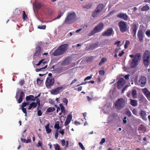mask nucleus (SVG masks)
Returning a JSON list of instances; mask_svg holds the SVG:
<instances>
[{"label":"nucleus","mask_w":150,"mask_h":150,"mask_svg":"<svg viewBox=\"0 0 150 150\" xmlns=\"http://www.w3.org/2000/svg\"><path fill=\"white\" fill-rule=\"evenodd\" d=\"M104 25L102 22L98 24L95 26L93 30L91 31L90 35H92L96 33L100 32L103 29Z\"/></svg>","instance_id":"obj_7"},{"label":"nucleus","mask_w":150,"mask_h":150,"mask_svg":"<svg viewBox=\"0 0 150 150\" xmlns=\"http://www.w3.org/2000/svg\"><path fill=\"white\" fill-rule=\"evenodd\" d=\"M25 96V94L23 91H21L20 95L19 98L18 100V102L21 103L23 101V98Z\"/></svg>","instance_id":"obj_23"},{"label":"nucleus","mask_w":150,"mask_h":150,"mask_svg":"<svg viewBox=\"0 0 150 150\" xmlns=\"http://www.w3.org/2000/svg\"><path fill=\"white\" fill-rule=\"evenodd\" d=\"M68 47V44H64L60 45L53 53L54 56H59L64 54L67 51Z\"/></svg>","instance_id":"obj_1"},{"label":"nucleus","mask_w":150,"mask_h":150,"mask_svg":"<svg viewBox=\"0 0 150 150\" xmlns=\"http://www.w3.org/2000/svg\"><path fill=\"white\" fill-rule=\"evenodd\" d=\"M113 32V29L112 28H109L107 30L103 32L102 35L103 36H111Z\"/></svg>","instance_id":"obj_13"},{"label":"nucleus","mask_w":150,"mask_h":150,"mask_svg":"<svg viewBox=\"0 0 150 150\" xmlns=\"http://www.w3.org/2000/svg\"><path fill=\"white\" fill-rule=\"evenodd\" d=\"M125 83V80L122 78H120L117 82V88L118 89H121Z\"/></svg>","instance_id":"obj_12"},{"label":"nucleus","mask_w":150,"mask_h":150,"mask_svg":"<svg viewBox=\"0 0 150 150\" xmlns=\"http://www.w3.org/2000/svg\"><path fill=\"white\" fill-rule=\"evenodd\" d=\"M55 150H61L60 146L57 144H54Z\"/></svg>","instance_id":"obj_36"},{"label":"nucleus","mask_w":150,"mask_h":150,"mask_svg":"<svg viewBox=\"0 0 150 150\" xmlns=\"http://www.w3.org/2000/svg\"><path fill=\"white\" fill-rule=\"evenodd\" d=\"M128 87V85H126L122 89V93H123L126 90L127 88Z\"/></svg>","instance_id":"obj_47"},{"label":"nucleus","mask_w":150,"mask_h":150,"mask_svg":"<svg viewBox=\"0 0 150 150\" xmlns=\"http://www.w3.org/2000/svg\"><path fill=\"white\" fill-rule=\"evenodd\" d=\"M98 44L96 43L93 44H92L91 46V47L93 48H95L97 47L98 46Z\"/></svg>","instance_id":"obj_52"},{"label":"nucleus","mask_w":150,"mask_h":150,"mask_svg":"<svg viewBox=\"0 0 150 150\" xmlns=\"http://www.w3.org/2000/svg\"><path fill=\"white\" fill-rule=\"evenodd\" d=\"M117 16L125 21H127L128 20V16L126 13L120 12L117 15Z\"/></svg>","instance_id":"obj_15"},{"label":"nucleus","mask_w":150,"mask_h":150,"mask_svg":"<svg viewBox=\"0 0 150 150\" xmlns=\"http://www.w3.org/2000/svg\"><path fill=\"white\" fill-rule=\"evenodd\" d=\"M63 88V87L62 86L58 87L52 90L51 91V93L53 95H57L60 92V90L62 89Z\"/></svg>","instance_id":"obj_17"},{"label":"nucleus","mask_w":150,"mask_h":150,"mask_svg":"<svg viewBox=\"0 0 150 150\" xmlns=\"http://www.w3.org/2000/svg\"><path fill=\"white\" fill-rule=\"evenodd\" d=\"M58 131L57 130L56 131L55 134V138L56 139H57L58 137Z\"/></svg>","instance_id":"obj_61"},{"label":"nucleus","mask_w":150,"mask_h":150,"mask_svg":"<svg viewBox=\"0 0 150 150\" xmlns=\"http://www.w3.org/2000/svg\"><path fill=\"white\" fill-rule=\"evenodd\" d=\"M141 55L139 53L136 54L132 59L130 64V67L132 68L136 67L138 64L139 61L141 59Z\"/></svg>","instance_id":"obj_5"},{"label":"nucleus","mask_w":150,"mask_h":150,"mask_svg":"<svg viewBox=\"0 0 150 150\" xmlns=\"http://www.w3.org/2000/svg\"><path fill=\"white\" fill-rule=\"evenodd\" d=\"M54 82V78H50L47 77L45 81V84L47 88H50L53 85Z\"/></svg>","instance_id":"obj_10"},{"label":"nucleus","mask_w":150,"mask_h":150,"mask_svg":"<svg viewBox=\"0 0 150 150\" xmlns=\"http://www.w3.org/2000/svg\"><path fill=\"white\" fill-rule=\"evenodd\" d=\"M22 17L24 21H25L27 18V16L25 11H23Z\"/></svg>","instance_id":"obj_40"},{"label":"nucleus","mask_w":150,"mask_h":150,"mask_svg":"<svg viewBox=\"0 0 150 150\" xmlns=\"http://www.w3.org/2000/svg\"><path fill=\"white\" fill-rule=\"evenodd\" d=\"M130 42L129 40H126L125 42V44L124 45V47L125 49H127L128 48V46L130 44Z\"/></svg>","instance_id":"obj_39"},{"label":"nucleus","mask_w":150,"mask_h":150,"mask_svg":"<svg viewBox=\"0 0 150 150\" xmlns=\"http://www.w3.org/2000/svg\"><path fill=\"white\" fill-rule=\"evenodd\" d=\"M138 130L145 132L146 131V128L145 126L141 124L139 127Z\"/></svg>","instance_id":"obj_32"},{"label":"nucleus","mask_w":150,"mask_h":150,"mask_svg":"<svg viewBox=\"0 0 150 150\" xmlns=\"http://www.w3.org/2000/svg\"><path fill=\"white\" fill-rule=\"evenodd\" d=\"M126 102L125 100L123 98L118 99L115 103V108L118 110H120L125 107Z\"/></svg>","instance_id":"obj_4"},{"label":"nucleus","mask_w":150,"mask_h":150,"mask_svg":"<svg viewBox=\"0 0 150 150\" xmlns=\"http://www.w3.org/2000/svg\"><path fill=\"white\" fill-rule=\"evenodd\" d=\"M118 26L120 31L124 33L126 32L128 30L129 28L126 22L124 21H120L118 23Z\"/></svg>","instance_id":"obj_8"},{"label":"nucleus","mask_w":150,"mask_h":150,"mask_svg":"<svg viewBox=\"0 0 150 150\" xmlns=\"http://www.w3.org/2000/svg\"><path fill=\"white\" fill-rule=\"evenodd\" d=\"M92 6V5L91 4H88L84 6V8H85L87 9L91 7Z\"/></svg>","instance_id":"obj_44"},{"label":"nucleus","mask_w":150,"mask_h":150,"mask_svg":"<svg viewBox=\"0 0 150 150\" xmlns=\"http://www.w3.org/2000/svg\"><path fill=\"white\" fill-rule=\"evenodd\" d=\"M146 77L143 76H141L139 81V85L141 87H144L146 83Z\"/></svg>","instance_id":"obj_14"},{"label":"nucleus","mask_w":150,"mask_h":150,"mask_svg":"<svg viewBox=\"0 0 150 150\" xmlns=\"http://www.w3.org/2000/svg\"><path fill=\"white\" fill-rule=\"evenodd\" d=\"M69 63V59L66 58L62 62V64L63 66H66Z\"/></svg>","instance_id":"obj_28"},{"label":"nucleus","mask_w":150,"mask_h":150,"mask_svg":"<svg viewBox=\"0 0 150 150\" xmlns=\"http://www.w3.org/2000/svg\"><path fill=\"white\" fill-rule=\"evenodd\" d=\"M146 34L147 35V36L148 37H149L150 36V30H147L146 32Z\"/></svg>","instance_id":"obj_60"},{"label":"nucleus","mask_w":150,"mask_h":150,"mask_svg":"<svg viewBox=\"0 0 150 150\" xmlns=\"http://www.w3.org/2000/svg\"><path fill=\"white\" fill-rule=\"evenodd\" d=\"M47 63L46 61H44V59H42L40 60L38 63V64H36L37 66H38L39 65H41L42 66H47Z\"/></svg>","instance_id":"obj_21"},{"label":"nucleus","mask_w":150,"mask_h":150,"mask_svg":"<svg viewBox=\"0 0 150 150\" xmlns=\"http://www.w3.org/2000/svg\"><path fill=\"white\" fill-rule=\"evenodd\" d=\"M130 76V74H128L125 76H124V77L125 78V79L127 80H128L129 79V76Z\"/></svg>","instance_id":"obj_57"},{"label":"nucleus","mask_w":150,"mask_h":150,"mask_svg":"<svg viewBox=\"0 0 150 150\" xmlns=\"http://www.w3.org/2000/svg\"><path fill=\"white\" fill-rule=\"evenodd\" d=\"M59 106L60 107V109L61 110V111L62 112H63V113L65 112V109L64 106H63L62 104L61 103H60L59 104Z\"/></svg>","instance_id":"obj_37"},{"label":"nucleus","mask_w":150,"mask_h":150,"mask_svg":"<svg viewBox=\"0 0 150 150\" xmlns=\"http://www.w3.org/2000/svg\"><path fill=\"white\" fill-rule=\"evenodd\" d=\"M76 15L74 12H69L65 18L63 25L65 24H71L76 21Z\"/></svg>","instance_id":"obj_3"},{"label":"nucleus","mask_w":150,"mask_h":150,"mask_svg":"<svg viewBox=\"0 0 150 150\" xmlns=\"http://www.w3.org/2000/svg\"><path fill=\"white\" fill-rule=\"evenodd\" d=\"M106 61H107V59L106 58H105V57L101 59L100 62H99V66H101Z\"/></svg>","instance_id":"obj_34"},{"label":"nucleus","mask_w":150,"mask_h":150,"mask_svg":"<svg viewBox=\"0 0 150 150\" xmlns=\"http://www.w3.org/2000/svg\"><path fill=\"white\" fill-rule=\"evenodd\" d=\"M143 32L142 29L139 30L138 32L137 36L140 42L142 41L143 39Z\"/></svg>","instance_id":"obj_18"},{"label":"nucleus","mask_w":150,"mask_h":150,"mask_svg":"<svg viewBox=\"0 0 150 150\" xmlns=\"http://www.w3.org/2000/svg\"><path fill=\"white\" fill-rule=\"evenodd\" d=\"M143 63L145 66L147 67L150 62V52L148 50L145 51L143 56Z\"/></svg>","instance_id":"obj_6"},{"label":"nucleus","mask_w":150,"mask_h":150,"mask_svg":"<svg viewBox=\"0 0 150 150\" xmlns=\"http://www.w3.org/2000/svg\"><path fill=\"white\" fill-rule=\"evenodd\" d=\"M68 47V44H64L60 45L53 53L54 56H59L64 54L67 51Z\"/></svg>","instance_id":"obj_2"},{"label":"nucleus","mask_w":150,"mask_h":150,"mask_svg":"<svg viewBox=\"0 0 150 150\" xmlns=\"http://www.w3.org/2000/svg\"><path fill=\"white\" fill-rule=\"evenodd\" d=\"M21 140L22 142L26 143H30L31 142V140L30 139H28V140H26L25 139H23V138H21Z\"/></svg>","instance_id":"obj_38"},{"label":"nucleus","mask_w":150,"mask_h":150,"mask_svg":"<svg viewBox=\"0 0 150 150\" xmlns=\"http://www.w3.org/2000/svg\"><path fill=\"white\" fill-rule=\"evenodd\" d=\"M126 115L130 117L131 116V113L130 111H127L126 112Z\"/></svg>","instance_id":"obj_62"},{"label":"nucleus","mask_w":150,"mask_h":150,"mask_svg":"<svg viewBox=\"0 0 150 150\" xmlns=\"http://www.w3.org/2000/svg\"><path fill=\"white\" fill-rule=\"evenodd\" d=\"M63 103H65L66 105H67L68 103V100L66 98H64L62 100Z\"/></svg>","instance_id":"obj_49"},{"label":"nucleus","mask_w":150,"mask_h":150,"mask_svg":"<svg viewBox=\"0 0 150 150\" xmlns=\"http://www.w3.org/2000/svg\"><path fill=\"white\" fill-rule=\"evenodd\" d=\"M54 128L58 130L60 128L59 125V122H57L54 125Z\"/></svg>","instance_id":"obj_42"},{"label":"nucleus","mask_w":150,"mask_h":150,"mask_svg":"<svg viewBox=\"0 0 150 150\" xmlns=\"http://www.w3.org/2000/svg\"><path fill=\"white\" fill-rule=\"evenodd\" d=\"M33 5L37 9H40L42 6V5L41 3H36L33 4Z\"/></svg>","instance_id":"obj_29"},{"label":"nucleus","mask_w":150,"mask_h":150,"mask_svg":"<svg viewBox=\"0 0 150 150\" xmlns=\"http://www.w3.org/2000/svg\"><path fill=\"white\" fill-rule=\"evenodd\" d=\"M78 144L81 149H82L83 150H84L85 149L84 147L83 144L81 142H79L78 143Z\"/></svg>","instance_id":"obj_48"},{"label":"nucleus","mask_w":150,"mask_h":150,"mask_svg":"<svg viewBox=\"0 0 150 150\" xmlns=\"http://www.w3.org/2000/svg\"><path fill=\"white\" fill-rule=\"evenodd\" d=\"M26 100L28 101L30 100L32 101H34L35 100V98L34 96L33 95H30L26 97Z\"/></svg>","instance_id":"obj_27"},{"label":"nucleus","mask_w":150,"mask_h":150,"mask_svg":"<svg viewBox=\"0 0 150 150\" xmlns=\"http://www.w3.org/2000/svg\"><path fill=\"white\" fill-rule=\"evenodd\" d=\"M28 104V103L26 102H24L22 104V107L24 108Z\"/></svg>","instance_id":"obj_63"},{"label":"nucleus","mask_w":150,"mask_h":150,"mask_svg":"<svg viewBox=\"0 0 150 150\" xmlns=\"http://www.w3.org/2000/svg\"><path fill=\"white\" fill-rule=\"evenodd\" d=\"M104 8V5L102 4H99L97 6L96 8L95 9L98 11L100 12Z\"/></svg>","instance_id":"obj_24"},{"label":"nucleus","mask_w":150,"mask_h":150,"mask_svg":"<svg viewBox=\"0 0 150 150\" xmlns=\"http://www.w3.org/2000/svg\"><path fill=\"white\" fill-rule=\"evenodd\" d=\"M132 112L133 114L136 116H138V111L136 109H134L132 111Z\"/></svg>","instance_id":"obj_43"},{"label":"nucleus","mask_w":150,"mask_h":150,"mask_svg":"<svg viewBox=\"0 0 150 150\" xmlns=\"http://www.w3.org/2000/svg\"><path fill=\"white\" fill-rule=\"evenodd\" d=\"M42 83V81L40 79L38 78L37 79V83L38 84H40Z\"/></svg>","instance_id":"obj_59"},{"label":"nucleus","mask_w":150,"mask_h":150,"mask_svg":"<svg viewBox=\"0 0 150 150\" xmlns=\"http://www.w3.org/2000/svg\"><path fill=\"white\" fill-rule=\"evenodd\" d=\"M25 83V81L24 80H22L19 82V84L21 86H23Z\"/></svg>","instance_id":"obj_50"},{"label":"nucleus","mask_w":150,"mask_h":150,"mask_svg":"<svg viewBox=\"0 0 150 150\" xmlns=\"http://www.w3.org/2000/svg\"><path fill=\"white\" fill-rule=\"evenodd\" d=\"M142 92L148 99L150 98V92L146 88L142 89Z\"/></svg>","instance_id":"obj_20"},{"label":"nucleus","mask_w":150,"mask_h":150,"mask_svg":"<svg viewBox=\"0 0 150 150\" xmlns=\"http://www.w3.org/2000/svg\"><path fill=\"white\" fill-rule=\"evenodd\" d=\"M42 143L40 141H39L38 144L37 145V146L38 147H39L40 146H42Z\"/></svg>","instance_id":"obj_53"},{"label":"nucleus","mask_w":150,"mask_h":150,"mask_svg":"<svg viewBox=\"0 0 150 150\" xmlns=\"http://www.w3.org/2000/svg\"><path fill=\"white\" fill-rule=\"evenodd\" d=\"M66 143V142H65V141L64 139H63L61 140V143L62 146H64L65 145Z\"/></svg>","instance_id":"obj_58"},{"label":"nucleus","mask_w":150,"mask_h":150,"mask_svg":"<svg viewBox=\"0 0 150 150\" xmlns=\"http://www.w3.org/2000/svg\"><path fill=\"white\" fill-rule=\"evenodd\" d=\"M72 118V115L71 114L68 115L64 123V125L65 126H67L69 124Z\"/></svg>","instance_id":"obj_19"},{"label":"nucleus","mask_w":150,"mask_h":150,"mask_svg":"<svg viewBox=\"0 0 150 150\" xmlns=\"http://www.w3.org/2000/svg\"><path fill=\"white\" fill-rule=\"evenodd\" d=\"M126 118H127L126 117H124L123 119V122L124 124H125L127 123V121L126 120Z\"/></svg>","instance_id":"obj_64"},{"label":"nucleus","mask_w":150,"mask_h":150,"mask_svg":"<svg viewBox=\"0 0 150 150\" xmlns=\"http://www.w3.org/2000/svg\"><path fill=\"white\" fill-rule=\"evenodd\" d=\"M130 103L132 106L135 107L137 105V101L136 100L130 99Z\"/></svg>","instance_id":"obj_25"},{"label":"nucleus","mask_w":150,"mask_h":150,"mask_svg":"<svg viewBox=\"0 0 150 150\" xmlns=\"http://www.w3.org/2000/svg\"><path fill=\"white\" fill-rule=\"evenodd\" d=\"M105 139L104 138H102L100 142V144L101 145L103 144L105 142Z\"/></svg>","instance_id":"obj_56"},{"label":"nucleus","mask_w":150,"mask_h":150,"mask_svg":"<svg viewBox=\"0 0 150 150\" xmlns=\"http://www.w3.org/2000/svg\"><path fill=\"white\" fill-rule=\"evenodd\" d=\"M149 9V7L147 5H146L145 6H144L142 8L141 10L143 11H146Z\"/></svg>","instance_id":"obj_35"},{"label":"nucleus","mask_w":150,"mask_h":150,"mask_svg":"<svg viewBox=\"0 0 150 150\" xmlns=\"http://www.w3.org/2000/svg\"><path fill=\"white\" fill-rule=\"evenodd\" d=\"M55 110V109L54 108L51 107H49L47 109L46 111L45 112V113L46 114L47 113L52 112Z\"/></svg>","instance_id":"obj_31"},{"label":"nucleus","mask_w":150,"mask_h":150,"mask_svg":"<svg viewBox=\"0 0 150 150\" xmlns=\"http://www.w3.org/2000/svg\"><path fill=\"white\" fill-rule=\"evenodd\" d=\"M63 14V13L62 12H60V13L56 17V19H58L59 18L61 17V16H62Z\"/></svg>","instance_id":"obj_55"},{"label":"nucleus","mask_w":150,"mask_h":150,"mask_svg":"<svg viewBox=\"0 0 150 150\" xmlns=\"http://www.w3.org/2000/svg\"><path fill=\"white\" fill-rule=\"evenodd\" d=\"M37 114L38 116H41L42 115V112L41 110H37Z\"/></svg>","instance_id":"obj_51"},{"label":"nucleus","mask_w":150,"mask_h":150,"mask_svg":"<svg viewBox=\"0 0 150 150\" xmlns=\"http://www.w3.org/2000/svg\"><path fill=\"white\" fill-rule=\"evenodd\" d=\"M49 125L50 124L49 123L45 126V128L46 129V132L48 134L50 133L51 132V129H50L49 127Z\"/></svg>","instance_id":"obj_33"},{"label":"nucleus","mask_w":150,"mask_h":150,"mask_svg":"<svg viewBox=\"0 0 150 150\" xmlns=\"http://www.w3.org/2000/svg\"><path fill=\"white\" fill-rule=\"evenodd\" d=\"M139 27V25L135 23H133L131 25L130 32L132 36L135 38H136L137 30Z\"/></svg>","instance_id":"obj_9"},{"label":"nucleus","mask_w":150,"mask_h":150,"mask_svg":"<svg viewBox=\"0 0 150 150\" xmlns=\"http://www.w3.org/2000/svg\"><path fill=\"white\" fill-rule=\"evenodd\" d=\"M92 75H91L89 76H87L86 77L85 79H84V81H86L87 80H89L91 79L92 77Z\"/></svg>","instance_id":"obj_54"},{"label":"nucleus","mask_w":150,"mask_h":150,"mask_svg":"<svg viewBox=\"0 0 150 150\" xmlns=\"http://www.w3.org/2000/svg\"><path fill=\"white\" fill-rule=\"evenodd\" d=\"M142 119L146 120V114L145 111L141 110L139 113Z\"/></svg>","instance_id":"obj_22"},{"label":"nucleus","mask_w":150,"mask_h":150,"mask_svg":"<svg viewBox=\"0 0 150 150\" xmlns=\"http://www.w3.org/2000/svg\"><path fill=\"white\" fill-rule=\"evenodd\" d=\"M131 95L133 98H137V90L135 89H132L131 91H128L127 95V96L128 97H131Z\"/></svg>","instance_id":"obj_11"},{"label":"nucleus","mask_w":150,"mask_h":150,"mask_svg":"<svg viewBox=\"0 0 150 150\" xmlns=\"http://www.w3.org/2000/svg\"><path fill=\"white\" fill-rule=\"evenodd\" d=\"M99 74L101 76H104L105 74V71L104 70H100L99 71Z\"/></svg>","instance_id":"obj_45"},{"label":"nucleus","mask_w":150,"mask_h":150,"mask_svg":"<svg viewBox=\"0 0 150 150\" xmlns=\"http://www.w3.org/2000/svg\"><path fill=\"white\" fill-rule=\"evenodd\" d=\"M46 68H47V66L46 65V66L40 68L36 69V72H38L39 71H41L42 69H45Z\"/></svg>","instance_id":"obj_46"},{"label":"nucleus","mask_w":150,"mask_h":150,"mask_svg":"<svg viewBox=\"0 0 150 150\" xmlns=\"http://www.w3.org/2000/svg\"><path fill=\"white\" fill-rule=\"evenodd\" d=\"M100 13L95 9L93 12L92 16L94 18L96 17L99 15Z\"/></svg>","instance_id":"obj_30"},{"label":"nucleus","mask_w":150,"mask_h":150,"mask_svg":"<svg viewBox=\"0 0 150 150\" xmlns=\"http://www.w3.org/2000/svg\"><path fill=\"white\" fill-rule=\"evenodd\" d=\"M46 27L45 25H39L38 26V28L40 29L44 30L45 29Z\"/></svg>","instance_id":"obj_41"},{"label":"nucleus","mask_w":150,"mask_h":150,"mask_svg":"<svg viewBox=\"0 0 150 150\" xmlns=\"http://www.w3.org/2000/svg\"><path fill=\"white\" fill-rule=\"evenodd\" d=\"M35 50L36 51L34 54V57L40 56L41 52V47L38 46L36 47Z\"/></svg>","instance_id":"obj_16"},{"label":"nucleus","mask_w":150,"mask_h":150,"mask_svg":"<svg viewBox=\"0 0 150 150\" xmlns=\"http://www.w3.org/2000/svg\"><path fill=\"white\" fill-rule=\"evenodd\" d=\"M37 106V103L35 102H33L31 103L30 106L28 108V109L31 110L32 108H34Z\"/></svg>","instance_id":"obj_26"}]
</instances>
